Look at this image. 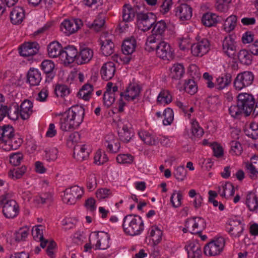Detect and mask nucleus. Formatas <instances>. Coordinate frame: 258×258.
<instances>
[{
	"instance_id": "26",
	"label": "nucleus",
	"mask_w": 258,
	"mask_h": 258,
	"mask_svg": "<svg viewBox=\"0 0 258 258\" xmlns=\"http://www.w3.org/2000/svg\"><path fill=\"white\" fill-rule=\"evenodd\" d=\"M104 145L111 153L117 152L120 148V143L113 134L107 135L105 137Z\"/></svg>"
},
{
	"instance_id": "62",
	"label": "nucleus",
	"mask_w": 258,
	"mask_h": 258,
	"mask_svg": "<svg viewBox=\"0 0 258 258\" xmlns=\"http://www.w3.org/2000/svg\"><path fill=\"white\" fill-rule=\"evenodd\" d=\"M28 235V231L26 229H20L14 234V238L16 241H20L25 240Z\"/></svg>"
},
{
	"instance_id": "3",
	"label": "nucleus",
	"mask_w": 258,
	"mask_h": 258,
	"mask_svg": "<svg viewBox=\"0 0 258 258\" xmlns=\"http://www.w3.org/2000/svg\"><path fill=\"white\" fill-rule=\"evenodd\" d=\"M146 49L148 51L156 50L157 56L163 60H170L174 58V50L164 41L160 40L152 44L146 43Z\"/></svg>"
},
{
	"instance_id": "28",
	"label": "nucleus",
	"mask_w": 258,
	"mask_h": 258,
	"mask_svg": "<svg viewBox=\"0 0 258 258\" xmlns=\"http://www.w3.org/2000/svg\"><path fill=\"white\" fill-rule=\"evenodd\" d=\"M25 17L24 10L22 7H16L10 13L11 22L15 25L21 24Z\"/></svg>"
},
{
	"instance_id": "34",
	"label": "nucleus",
	"mask_w": 258,
	"mask_h": 258,
	"mask_svg": "<svg viewBox=\"0 0 258 258\" xmlns=\"http://www.w3.org/2000/svg\"><path fill=\"white\" fill-rule=\"evenodd\" d=\"M136 46V40L134 37L127 38L122 43V52L125 55L131 54L135 51Z\"/></svg>"
},
{
	"instance_id": "18",
	"label": "nucleus",
	"mask_w": 258,
	"mask_h": 258,
	"mask_svg": "<svg viewBox=\"0 0 258 258\" xmlns=\"http://www.w3.org/2000/svg\"><path fill=\"white\" fill-rule=\"evenodd\" d=\"M226 228L232 237L237 238L242 234L244 227L240 220H230Z\"/></svg>"
},
{
	"instance_id": "38",
	"label": "nucleus",
	"mask_w": 258,
	"mask_h": 258,
	"mask_svg": "<svg viewBox=\"0 0 258 258\" xmlns=\"http://www.w3.org/2000/svg\"><path fill=\"white\" fill-rule=\"evenodd\" d=\"M14 135V130L12 126L8 125L0 127V140L4 145Z\"/></svg>"
},
{
	"instance_id": "13",
	"label": "nucleus",
	"mask_w": 258,
	"mask_h": 258,
	"mask_svg": "<svg viewBox=\"0 0 258 258\" xmlns=\"http://www.w3.org/2000/svg\"><path fill=\"white\" fill-rule=\"evenodd\" d=\"M223 51L229 57L234 58L237 50L236 42L231 35L226 36L222 42Z\"/></svg>"
},
{
	"instance_id": "15",
	"label": "nucleus",
	"mask_w": 258,
	"mask_h": 258,
	"mask_svg": "<svg viewBox=\"0 0 258 258\" xmlns=\"http://www.w3.org/2000/svg\"><path fill=\"white\" fill-rule=\"evenodd\" d=\"M210 49V42L207 39H202L191 46V52L193 55L202 56L207 53Z\"/></svg>"
},
{
	"instance_id": "39",
	"label": "nucleus",
	"mask_w": 258,
	"mask_h": 258,
	"mask_svg": "<svg viewBox=\"0 0 258 258\" xmlns=\"http://www.w3.org/2000/svg\"><path fill=\"white\" fill-rule=\"evenodd\" d=\"M100 44L101 51L104 55L108 56L113 53L114 45L111 39L101 40Z\"/></svg>"
},
{
	"instance_id": "54",
	"label": "nucleus",
	"mask_w": 258,
	"mask_h": 258,
	"mask_svg": "<svg viewBox=\"0 0 258 258\" xmlns=\"http://www.w3.org/2000/svg\"><path fill=\"white\" fill-rule=\"evenodd\" d=\"M116 95L106 91L103 95V102L105 106L109 107L115 101Z\"/></svg>"
},
{
	"instance_id": "40",
	"label": "nucleus",
	"mask_w": 258,
	"mask_h": 258,
	"mask_svg": "<svg viewBox=\"0 0 258 258\" xmlns=\"http://www.w3.org/2000/svg\"><path fill=\"white\" fill-rule=\"evenodd\" d=\"M5 109L6 111L5 117L7 115L10 119L13 120L18 119L20 116V108L18 104L13 103L9 108L6 106Z\"/></svg>"
},
{
	"instance_id": "50",
	"label": "nucleus",
	"mask_w": 258,
	"mask_h": 258,
	"mask_svg": "<svg viewBox=\"0 0 258 258\" xmlns=\"http://www.w3.org/2000/svg\"><path fill=\"white\" fill-rule=\"evenodd\" d=\"M26 167L25 166H22L21 168H17L11 170L9 173V176L14 179H19L25 173Z\"/></svg>"
},
{
	"instance_id": "25",
	"label": "nucleus",
	"mask_w": 258,
	"mask_h": 258,
	"mask_svg": "<svg viewBox=\"0 0 258 258\" xmlns=\"http://www.w3.org/2000/svg\"><path fill=\"white\" fill-rule=\"evenodd\" d=\"M115 72V63L109 61L103 64L100 70V74L103 80L108 81L114 76Z\"/></svg>"
},
{
	"instance_id": "11",
	"label": "nucleus",
	"mask_w": 258,
	"mask_h": 258,
	"mask_svg": "<svg viewBox=\"0 0 258 258\" xmlns=\"http://www.w3.org/2000/svg\"><path fill=\"white\" fill-rule=\"evenodd\" d=\"M185 226L191 227V230L189 231L191 233L200 235L206 228V223L202 217H196L187 219L185 222Z\"/></svg>"
},
{
	"instance_id": "33",
	"label": "nucleus",
	"mask_w": 258,
	"mask_h": 258,
	"mask_svg": "<svg viewBox=\"0 0 258 258\" xmlns=\"http://www.w3.org/2000/svg\"><path fill=\"white\" fill-rule=\"evenodd\" d=\"M138 135L142 141L147 145H156L158 144V137L146 131H141L139 132Z\"/></svg>"
},
{
	"instance_id": "6",
	"label": "nucleus",
	"mask_w": 258,
	"mask_h": 258,
	"mask_svg": "<svg viewBox=\"0 0 258 258\" xmlns=\"http://www.w3.org/2000/svg\"><path fill=\"white\" fill-rule=\"evenodd\" d=\"M3 206V213L7 218H14L19 213V206L16 201L10 199L8 196L0 198V207Z\"/></svg>"
},
{
	"instance_id": "53",
	"label": "nucleus",
	"mask_w": 258,
	"mask_h": 258,
	"mask_svg": "<svg viewBox=\"0 0 258 258\" xmlns=\"http://www.w3.org/2000/svg\"><path fill=\"white\" fill-rule=\"evenodd\" d=\"M43 227L42 225H37L33 227L32 234L35 240H42L43 239Z\"/></svg>"
},
{
	"instance_id": "52",
	"label": "nucleus",
	"mask_w": 258,
	"mask_h": 258,
	"mask_svg": "<svg viewBox=\"0 0 258 258\" xmlns=\"http://www.w3.org/2000/svg\"><path fill=\"white\" fill-rule=\"evenodd\" d=\"M105 19L103 16H98L91 24L90 28L96 31H99L104 26Z\"/></svg>"
},
{
	"instance_id": "41",
	"label": "nucleus",
	"mask_w": 258,
	"mask_h": 258,
	"mask_svg": "<svg viewBox=\"0 0 258 258\" xmlns=\"http://www.w3.org/2000/svg\"><path fill=\"white\" fill-rule=\"evenodd\" d=\"M185 248L187 251L188 257H190L191 254L197 257H200L201 255V246L198 242H190L185 246Z\"/></svg>"
},
{
	"instance_id": "64",
	"label": "nucleus",
	"mask_w": 258,
	"mask_h": 258,
	"mask_svg": "<svg viewBox=\"0 0 258 258\" xmlns=\"http://www.w3.org/2000/svg\"><path fill=\"white\" fill-rule=\"evenodd\" d=\"M108 158L107 155L103 153V155L101 154L100 151H98L96 152L94 156V162L97 165H101L107 162Z\"/></svg>"
},
{
	"instance_id": "49",
	"label": "nucleus",
	"mask_w": 258,
	"mask_h": 258,
	"mask_svg": "<svg viewBox=\"0 0 258 258\" xmlns=\"http://www.w3.org/2000/svg\"><path fill=\"white\" fill-rule=\"evenodd\" d=\"M237 17L235 15H231L228 17L224 24V29L226 31L230 32L233 30L236 24Z\"/></svg>"
},
{
	"instance_id": "30",
	"label": "nucleus",
	"mask_w": 258,
	"mask_h": 258,
	"mask_svg": "<svg viewBox=\"0 0 258 258\" xmlns=\"http://www.w3.org/2000/svg\"><path fill=\"white\" fill-rule=\"evenodd\" d=\"M245 204L250 211L255 212L258 209V198L255 192H248L245 198Z\"/></svg>"
},
{
	"instance_id": "59",
	"label": "nucleus",
	"mask_w": 258,
	"mask_h": 258,
	"mask_svg": "<svg viewBox=\"0 0 258 258\" xmlns=\"http://www.w3.org/2000/svg\"><path fill=\"white\" fill-rule=\"evenodd\" d=\"M229 114L233 117H237L242 114H244V111L242 109L241 107L239 106L238 102H237L236 105H231L229 108Z\"/></svg>"
},
{
	"instance_id": "32",
	"label": "nucleus",
	"mask_w": 258,
	"mask_h": 258,
	"mask_svg": "<svg viewBox=\"0 0 258 258\" xmlns=\"http://www.w3.org/2000/svg\"><path fill=\"white\" fill-rule=\"evenodd\" d=\"M232 82V75L226 73L224 75L218 77L215 83V88L217 90H223L228 86Z\"/></svg>"
},
{
	"instance_id": "48",
	"label": "nucleus",
	"mask_w": 258,
	"mask_h": 258,
	"mask_svg": "<svg viewBox=\"0 0 258 258\" xmlns=\"http://www.w3.org/2000/svg\"><path fill=\"white\" fill-rule=\"evenodd\" d=\"M172 101V97L167 90H162L157 97V101L162 104H167Z\"/></svg>"
},
{
	"instance_id": "63",
	"label": "nucleus",
	"mask_w": 258,
	"mask_h": 258,
	"mask_svg": "<svg viewBox=\"0 0 258 258\" xmlns=\"http://www.w3.org/2000/svg\"><path fill=\"white\" fill-rule=\"evenodd\" d=\"M191 133L196 137H201L204 134L203 129L199 126L197 121L193 122L191 126Z\"/></svg>"
},
{
	"instance_id": "46",
	"label": "nucleus",
	"mask_w": 258,
	"mask_h": 258,
	"mask_svg": "<svg viewBox=\"0 0 258 258\" xmlns=\"http://www.w3.org/2000/svg\"><path fill=\"white\" fill-rule=\"evenodd\" d=\"M197 86L194 80L189 79L185 81L183 90L187 93L193 95L197 92Z\"/></svg>"
},
{
	"instance_id": "27",
	"label": "nucleus",
	"mask_w": 258,
	"mask_h": 258,
	"mask_svg": "<svg viewBox=\"0 0 258 258\" xmlns=\"http://www.w3.org/2000/svg\"><path fill=\"white\" fill-rule=\"evenodd\" d=\"M141 87L136 84H130L123 93L124 98L128 101H133L140 95Z\"/></svg>"
},
{
	"instance_id": "20",
	"label": "nucleus",
	"mask_w": 258,
	"mask_h": 258,
	"mask_svg": "<svg viewBox=\"0 0 258 258\" xmlns=\"http://www.w3.org/2000/svg\"><path fill=\"white\" fill-rule=\"evenodd\" d=\"M94 54L93 50L86 46H80L79 50L77 63L82 64L88 63L92 58Z\"/></svg>"
},
{
	"instance_id": "56",
	"label": "nucleus",
	"mask_w": 258,
	"mask_h": 258,
	"mask_svg": "<svg viewBox=\"0 0 258 258\" xmlns=\"http://www.w3.org/2000/svg\"><path fill=\"white\" fill-rule=\"evenodd\" d=\"M182 198L180 192H177L176 190L174 191L170 198V202L174 208H177L180 206Z\"/></svg>"
},
{
	"instance_id": "16",
	"label": "nucleus",
	"mask_w": 258,
	"mask_h": 258,
	"mask_svg": "<svg viewBox=\"0 0 258 258\" xmlns=\"http://www.w3.org/2000/svg\"><path fill=\"white\" fill-rule=\"evenodd\" d=\"M39 45L36 42H27L22 44L19 48V53L23 56H30L36 54L39 51Z\"/></svg>"
},
{
	"instance_id": "44",
	"label": "nucleus",
	"mask_w": 258,
	"mask_h": 258,
	"mask_svg": "<svg viewBox=\"0 0 258 258\" xmlns=\"http://www.w3.org/2000/svg\"><path fill=\"white\" fill-rule=\"evenodd\" d=\"M93 90V87L92 85L88 83L85 84L78 93V96L84 100L88 101L91 97Z\"/></svg>"
},
{
	"instance_id": "17",
	"label": "nucleus",
	"mask_w": 258,
	"mask_h": 258,
	"mask_svg": "<svg viewBox=\"0 0 258 258\" xmlns=\"http://www.w3.org/2000/svg\"><path fill=\"white\" fill-rule=\"evenodd\" d=\"M82 25L80 19L72 20H65L60 25V29L67 35H69L76 32Z\"/></svg>"
},
{
	"instance_id": "45",
	"label": "nucleus",
	"mask_w": 258,
	"mask_h": 258,
	"mask_svg": "<svg viewBox=\"0 0 258 258\" xmlns=\"http://www.w3.org/2000/svg\"><path fill=\"white\" fill-rule=\"evenodd\" d=\"M184 74V69L182 64H176L171 69L170 77L175 80L180 79Z\"/></svg>"
},
{
	"instance_id": "35",
	"label": "nucleus",
	"mask_w": 258,
	"mask_h": 258,
	"mask_svg": "<svg viewBox=\"0 0 258 258\" xmlns=\"http://www.w3.org/2000/svg\"><path fill=\"white\" fill-rule=\"evenodd\" d=\"M48 54L50 57L54 58L59 56L61 58L62 47L58 42H52L47 47Z\"/></svg>"
},
{
	"instance_id": "22",
	"label": "nucleus",
	"mask_w": 258,
	"mask_h": 258,
	"mask_svg": "<svg viewBox=\"0 0 258 258\" xmlns=\"http://www.w3.org/2000/svg\"><path fill=\"white\" fill-rule=\"evenodd\" d=\"M192 15V8L186 4H181L175 8V15L181 21L189 20Z\"/></svg>"
},
{
	"instance_id": "19",
	"label": "nucleus",
	"mask_w": 258,
	"mask_h": 258,
	"mask_svg": "<svg viewBox=\"0 0 258 258\" xmlns=\"http://www.w3.org/2000/svg\"><path fill=\"white\" fill-rule=\"evenodd\" d=\"M90 152L89 146L85 144L76 145L74 148V157L79 161L88 158Z\"/></svg>"
},
{
	"instance_id": "4",
	"label": "nucleus",
	"mask_w": 258,
	"mask_h": 258,
	"mask_svg": "<svg viewBox=\"0 0 258 258\" xmlns=\"http://www.w3.org/2000/svg\"><path fill=\"white\" fill-rule=\"evenodd\" d=\"M152 28V34L148 37L146 44H152L162 40L165 36L166 31L169 29V26L164 20L158 21L156 20Z\"/></svg>"
},
{
	"instance_id": "47",
	"label": "nucleus",
	"mask_w": 258,
	"mask_h": 258,
	"mask_svg": "<svg viewBox=\"0 0 258 258\" xmlns=\"http://www.w3.org/2000/svg\"><path fill=\"white\" fill-rule=\"evenodd\" d=\"M54 92L57 97H63L70 93V90L66 85L58 84L55 86Z\"/></svg>"
},
{
	"instance_id": "23",
	"label": "nucleus",
	"mask_w": 258,
	"mask_h": 258,
	"mask_svg": "<svg viewBox=\"0 0 258 258\" xmlns=\"http://www.w3.org/2000/svg\"><path fill=\"white\" fill-rule=\"evenodd\" d=\"M54 67L55 64L51 60H44L42 62L41 68L46 75V82H50L55 76Z\"/></svg>"
},
{
	"instance_id": "36",
	"label": "nucleus",
	"mask_w": 258,
	"mask_h": 258,
	"mask_svg": "<svg viewBox=\"0 0 258 258\" xmlns=\"http://www.w3.org/2000/svg\"><path fill=\"white\" fill-rule=\"evenodd\" d=\"M23 142L22 139L18 135H14L3 146L5 150H16L20 147Z\"/></svg>"
},
{
	"instance_id": "60",
	"label": "nucleus",
	"mask_w": 258,
	"mask_h": 258,
	"mask_svg": "<svg viewBox=\"0 0 258 258\" xmlns=\"http://www.w3.org/2000/svg\"><path fill=\"white\" fill-rule=\"evenodd\" d=\"M186 174V170L183 166L177 167L175 169L174 175L178 180L182 181L184 179Z\"/></svg>"
},
{
	"instance_id": "58",
	"label": "nucleus",
	"mask_w": 258,
	"mask_h": 258,
	"mask_svg": "<svg viewBox=\"0 0 258 258\" xmlns=\"http://www.w3.org/2000/svg\"><path fill=\"white\" fill-rule=\"evenodd\" d=\"M45 152V158L47 161H54L57 158L58 151L56 148L47 149Z\"/></svg>"
},
{
	"instance_id": "21",
	"label": "nucleus",
	"mask_w": 258,
	"mask_h": 258,
	"mask_svg": "<svg viewBox=\"0 0 258 258\" xmlns=\"http://www.w3.org/2000/svg\"><path fill=\"white\" fill-rule=\"evenodd\" d=\"M79 51L74 46H68L61 52V59L65 63H71L74 61L77 63V58Z\"/></svg>"
},
{
	"instance_id": "1",
	"label": "nucleus",
	"mask_w": 258,
	"mask_h": 258,
	"mask_svg": "<svg viewBox=\"0 0 258 258\" xmlns=\"http://www.w3.org/2000/svg\"><path fill=\"white\" fill-rule=\"evenodd\" d=\"M60 114L61 115L59 121L60 129L62 131L68 132L76 129L82 122L85 110L81 106H73Z\"/></svg>"
},
{
	"instance_id": "42",
	"label": "nucleus",
	"mask_w": 258,
	"mask_h": 258,
	"mask_svg": "<svg viewBox=\"0 0 258 258\" xmlns=\"http://www.w3.org/2000/svg\"><path fill=\"white\" fill-rule=\"evenodd\" d=\"M162 234V230L156 225L151 227L148 231L149 236L152 237L155 244H157L161 241Z\"/></svg>"
},
{
	"instance_id": "9",
	"label": "nucleus",
	"mask_w": 258,
	"mask_h": 258,
	"mask_svg": "<svg viewBox=\"0 0 258 258\" xmlns=\"http://www.w3.org/2000/svg\"><path fill=\"white\" fill-rule=\"evenodd\" d=\"M254 80V75L251 72L244 71L238 74L234 80L233 85L236 90H241L251 85Z\"/></svg>"
},
{
	"instance_id": "29",
	"label": "nucleus",
	"mask_w": 258,
	"mask_h": 258,
	"mask_svg": "<svg viewBox=\"0 0 258 258\" xmlns=\"http://www.w3.org/2000/svg\"><path fill=\"white\" fill-rule=\"evenodd\" d=\"M97 241L96 244V249H106L109 247L110 237L107 233L101 232L96 235Z\"/></svg>"
},
{
	"instance_id": "14",
	"label": "nucleus",
	"mask_w": 258,
	"mask_h": 258,
	"mask_svg": "<svg viewBox=\"0 0 258 258\" xmlns=\"http://www.w3.org/2000/svg\"><path fill=\"white\" fill-rule=\"evenodd\" d=\"M118 135L121 142L125 143L129 142L134 136L131 124L128 122L118 123Z\"/></svg>"
},
{
	"instance_id": "10",
	"label": "nucleus",
	"mask_w": 258,
	"mask_h": 258,
	"mask_svg": "<svg viewBox=\"0 0 258 258\" xmlns=\"http://www.w3.org/2000/svg\"><path fill=\"white\" fill-rule=\"evenodd\" d=\"M83 188L78 185H74L67 188L62 197V201L64 203L69 204H74L77 200L80 199L83 195Z\"/></svg>"
},
{
	"instance_id": "57",
	"label": "nucleus",
	"mask_w": 258,
	"mask_h": 258,
	"mask_svg": "<svg viewBox=\"0 0 258 258\" xmlns=\"http://www.w3.org/2000/svg\"><path fill=\"white\" fill-rule=\"evenodd\" d=\"M116 161L120 164H131L133 162L134 157L131 154H119L116 157Z\"/></svg>"
},
{
	"instance_id": "37",
	"label": "nucleus",
	"mask_w": 258,
	"mask_h": 258,
	"mask_svg": "<svg viewBox=\"0 0 258 258\" xmlns=\"http://www.w3.org/2000/svg\"><path fill=\"white\" fill-rule=\"evenodd\" d=\"M219 21V17L214 13H207L202 18L203 25L208 27L214 26Z\"/></svg>"
},
{
	"instance_id": "61",
	"label": "nucleus",
	"mask_w": 258,
	"mask_h": 258,
	"mask_svg": "<svg viewBox=\"0 0 258 258\" xmlns=\"http://www.w3.org/2000/svg\"><path fill=\"white\" fill-rule=\"evenodd\" d=\"M38 203L42 204L50 203L52 201V195L50 193H44L36 197L35 200Z\"/></svg>"
},
{
	"instance_id": "55",
	"label": "nucleus",
	"mask_w": 258,
	"mask_h": 258,
	"mask_svg": "<svg viewBox=\"0 0 258 258\" xmlns=\"http://www.w3.org/2000/svg\"><path fill=\"white\" fill-rule=\"evenodd\" d=\"M163 115L164 116V119L163 120V123L164 125H169L173 121L174 118L173 111L170 108H167L165 109Z\"/></svg>"
},
{
	"instance_id": "7",
	"label": "nucleus",
	"mask_w": 258,
	"mask_h": 258,
	"mask_svg": "<svg viewBox=\"0 0 258 258\" xmlns=\"http://www.w3.org/2000/svg\"><path fill=\"white\" fill-rule=\"evenodd\" d=\"M238 104L244 111V114L248 116L252 112L255 105L253 96L247 93H241L237 96Z\"/></svg>"
},
{
	"instance_id": "12",
	"label": "nucleus",
	"mask_w": 258,
	"mask_h": 258,
	"mask_svg": "<svg viewBox=\"0 0 258 258\" xmlns=\"http://www.w3.org/2000/svg\"><path fill=\"white\" fill-rule=\"evenodd\" d=\"M225 245L223 237H219L208 243L204 247V253L209 256H215L219 254Z\"/></svg>"
},
{
	"instance_id": "8",
	"label": "nucleus",
	"mask_w": 258,
	"mask_h": 258,
	"mask_svg": "<svg viewBox=\"0 0 258 258\" xmlns=\"http://www.w3.org/2000/svg\"><path fill=\"white\" fill-rule=\"evenodd\" d=\"M156 19V17L153 13H144L140 11L137 15V23L139 28L145 32L152 28Z\"/></svg>"
},
{
	"instance_id": "24",
	"label": "nucleus",
	"mask_w": 258,
	"mask_h": 258,
	"mask_svg": "<svg viewBox=\"0 0 258 258\" xmlns=\"http://www.w3.org/2000/svg\"><path fill=\"white\" fill-rule=\"evenodd\" d=\"M42 80L41 72L37 69L31 68L27 72V83L30 86H38Z\"/></svg>"
},
{
	"instance_id": "51",
	"label": "nucleus",
	"mask_w": 258,
	"mask_h": 258,
	"mask_svg": "<svg viewBox=\"0 0 258 258\" xmlns=\"http://www.w3.org/2000/svg\"><path fill=\"white\" fill-rule=\"evenodd\" d=\"M234 191L233 184L230 182H226L222 185V192L220 193V196L222 197H226V193L227 192L230 197H232L234 195Z\"/></svg>"
},
{
	"instance_id": "31",
	"label": "nucleus",
	"mask_w": 258,
	"mask_h": 258,
	"mask_svg": "<svg viewBox=\"0 0 258 258\" xmlns=\"http://www.w3.org/2000/svg\"><path fill=\"white\" fill-rule=\"evenodd\" d=\"M32 102L28 100H24L21 104L20 116L23 119H28L32 113Z\"/></svg>"
},
{
	"instance_id": "5",
	"label": "nucleus",
	"mask_w": 258,
	"mask_h": 258,
	"mask_svg": "<svg viewBox=\"0 0 258 258\" xmlns=\"http://www.w3.org/2000/svg\"><path fill=\"white\" fill-rule=\"evenodd\" d=\"M140 13V7L138 6L132 7L130 5H124L122 11V21L119 24V29L124 32L128 27L127 23L134 20V18Z\"/></svg>"
},
{
	"instance_id": "43",
	"label": "nucleus",
	"mask_w": 258,
	"mask_h": 258,
	"mask_svg": "<svg viewBox=\"0 0 258 258\" xmlns=\"http://www.w3.org/2000/svg\"><path fill=\"white\" fill-rule=\"evenodd\" d=\"M237 56L240 62L243 64L248 66L252 62V54L245 49L240 50Z\"/></svg>"
},
{
	"instance_id": "2",
	"label": "nucleus",
	"mask_w": 258,
	"mask_h": 258,
	"mask_svg": "<svg viewBox=\"0 0 258 258\" xmlns=\"http://www.w3.org/2000/svg\"><path fill=\"white\" fill-rule=\"evenodd\" d=\"M122 226L124 232L131 236L140 234L144 229L142 217L136 215H128L125 216Z\"/></svg>"
}]
</instances>
